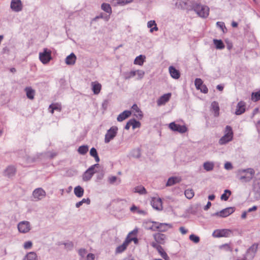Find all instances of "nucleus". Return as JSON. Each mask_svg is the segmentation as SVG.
<instances>
[{
	"label": "nucleus",
	"instance_id": "f03ea898",
	"mask_svg": "<svg viewBox=\"0 0 260 260\" xmlns=\"http://www.w3.org/2000/svg\"><path fill=\"white\" fill-rule=\"evenodd\" d=\"M192 9L201 18H206L209 16L210 9L207 6L196 3L193 5Z\"/></svg>",
	"mask_w": 260,
	"mask_h": 260
},
{
	"label": "nucleus",
	"instance_id": "58836bf2",
	"mask_svg": "<svg viewBox=\"0 0 260 260\" xmlns=\"http://www.w3.org/2000/svg\"><path fill=\"white\" fill-rule=\"evenodd\" d=\"M90 155L94 158L96 162H98L100 161V158L98 156L97 151L95 148L93 147L90 149Z\"/></svg>",
	"mask_w": 260,
	"mask_h": 260
},
{
	"label": "nucleus",
	"instance_id": "79ce46f5",
	"mask_svg": "<svg viewBox=\"0 0 260 260\" xmlns=\"http://www.w3.org/2000/svg\"><path fill=\"white\" fill-rule=\"evenodd\" d=\"M108 182L111 184H113L116 182H117V184H119L121 182V179L120 178H118L116 176H111L109 177Z\"/></svg>",
	"mask_w": 260,
	"mask_h": 260
},
{
	"label": "nucleus",
	"instance_id": "e2e57ef3",
	"mask_svg": "<svg viewBox=\"0 0 260 260\" xmlns=\"http://www.w3.org/2000/svg\"><path fill=\"white\" fill-rule=\"evenodd\" d=\"M95 258L94 254L92 253H89L86 256L87 260H94Z\"/></svg>",
	"mask_w": 260,
	"mask_h": 260
},
{
	"label": "nucleus",
	"instance_id": "6e6552de",
	"mask_svg": "<svg viewBox=\"0 0 260 260\" xmlns=\"http://www.w3.org/2000/svg\"><path fill=\"white\" fill-rule=\"evenodd\" d=\"M98 164L93 165L90 167L83 174L82 179L84 181H88L91 179L93 174L95 173L94 169L95 167H99Z\"/></svg>",
	"mask_w": 260,
	"mask_h": 260
},
{
	"label": "nucleus",
	"instance_id": "9b49d317",
	"mask_svg": "<svg viewBox=\"0 0 260 260\" xmlns=\"http://www.w3.org/2000/svg\"><path fill=\"white\" fill-rule=\"evenodd\" d=\"M46 193L42 188L35 189L32 192V196L36 201H39L46 197Z\"/></svg>",
	"mask_w": 260,
	"mask_h": 260
},
{
	"label": "nucleus",
	"instance_id": "c03bdc74",
	"mask_svg": "<svg viewBox=\"0 0 260 260\" xmlns=\"http://www.w3.org/2000/svg\"><path fill=\"white\" fill-rule=\"evenodd\" d=\"M231 194V191L230 190L225 189L224 193L221 196V199L223 201H227L230 195Z\"/></svg>",
	"mask_w": 260,
	"mask_h": 260
},
{
	"label": "nucleus",
	"instance_id": "a19ab883",
	"mask_svg": "<svg viewBox=\"0 0 260 260\" xmlns=\"http://www.w3.org/2000/svg\"><path fill=\"white\" fill-rule=\"evenodd\" d=\"M214 44L217 49H222L224 48V45L220 40H214Z\"/></svg>",
	"mask_w": 260,
	"mask_h": 260
},
{
	"label": "nucleus",
	"instance_id": "4c0bfd02",
	"mask_svg": "<svg viewBox=\"0 0 260 260\" xmlns=\"http://www.w3.org/2000/svg\"><path fill=\"white\" fill-rule=\"evenodd\" d=\"M145 58V57L144 56L140 55L137 56L135 58V59L134 60V63L135 64H138L140 66H142L144 63Z\"/></svg>",
	"mask_w": 260,
	"mask_h": 260
},
{
	"label": "nucleus",
	"instance_id": "c9c22d12",
	"mask_svg": "<svg viewBox=\"0 0 260 260\" xmlns=\"http://www.w3.org/2000/svg\"><path fill=\"white\" fill-rule=\"evenodd\" d=\"M101 9L109 15L112 13V8L109 4L103 3L101 5Z\"/></svg>",
	"mask_w": 260,
	"mask_h": 260
},
{
	"label": "nucleus",
	"instance_id": "864d4df0",
	"mask_svg": "<svg viewBox=\"0 0 260 260\" xmlns=\"http://www.w3.org/2000/svg\"><path fill=\"white\" fill-rule=\"evenodd\" d=\"M189 239L191 241L195 243H198L200 241V238L199 237L194 235L191 234L189 236Z\"/></svg>",
	"mask_w": 260,
	"mask_h": 260
},
{
	"label": "nucleus",
	"instance_id": "13d9d810",
	"mask_svg": "<svg viewBox=\"0 0 260 260\" xmlns=\"http://www.w3.org/2000/svg\"><path fill=\"white\" fill-rule=\"evenodd\" d=\"M32 243L31 241H27L24 243L23 247L25 249H29L32 247Z\"/></svg>",
	"mask_w": 260,
	"mask_h": 260
},
{
	"label": "nucleus",
	"instance_id": "4468645a",
	"mask_svg": "<svg viewBox=\"0 0 260 260\" xmlns=\"http://www.w3.org/2000/svg\"><path fill=\"white\" fill-rule=\"evenodd\" d=\"M10 7L13 11L18 12L22 9V4L21 0H12Z\"/></svg>",
	"mask_w": 260,
	"mask_h": 260
},
{
	"label": "nucleus",
	"instance_id": "6ab92c4d",
	"mask_svg": "<svg viewBox=\"0 0 260 260\" xmlns=\"http://www.w3.org/2000/svg\"><path fill=\"white\" fill-rule=\"evenodd\" d=\"M132 108L133 109L134 116H136L137 118L141 119L143 118V114L142 111L138 107L137 105L136 104H134Z\"/></svg>",
	"mask_w": 260,
	"mask_h": 260
},
{
	"label": "nucleus",
	"instance_id": "f8f14e48",
	"mask_svg": "<svg viewBox=\"0 0 260 260\" xmlns=\"http://www.w3.org/2000/svg\"><path fill=\"white\" fill-rule=\"evenodd\" d=\"M17 227L19 232L21 233H26L30 230V224L27 221H21L18 223Z\"/></svg>",
	"mask_w": 260,
	"mask_h": 260
},
{
	"label": "nucleus",
	"instance_id": "dca6fc26",
	"mask_svg": "<svg viewBox=\"0 0 260 260\" xmlns=\"http://www.w3.org/2000/svg\"><path fill=\"white\" fill-rule=\"evenodd\" d=\"M171 96V93H168L161 96L157 101V104L160 106L165 105L170 99Z\"/></svg>",
	"mask_w": 260,
	"mask_h": 260
},
{
	"label": "nucleus",
	"instance_id": "4be33fe9",
	"mask_svg": "<svg viewBox=\"0 0 260 260\" xmlns=\"http://www.w3.org/2000/svg\"><path fill=\"white\" fill-rule=\"evenodd\" d=\"M258 244L256 243L253 244L247 249L246 252L247 255L253 257L256 252Z\"/></svg>",
	"mask_w": 260,
	"mask_h": 260
},
{
	"label": "nucleus",
	"instance_id": "bb28decb",
	"mask_svg": "<svg viewBox=\"0 0 260 260\" xmlns=\"http://www.w3.org/2000/svg\"><path fill=\"white\" fill-rule=\"evenodd\" d=\"M24 90L26 92L27 98L30 100H33L34 99L35 93V90H34L31 87H26Z\"/></svg>",
	"mask_w": 260,
	"mask_h": 260
},
{
	"label": "nucleus",
	"instance_id": "774afa93",
	"mask_svg": "<svg viewBox=\"0 0 260 260\" xmlns=\"http://www.w3.org/2000/svg\"><path fill=\"white\" fill-rule=\"evenodd\" d=\"M256 209H257V207L255 206H254L252 207L249 208L248 210V212H250L251 211H255L256 210Z\"/></svg>",
	"mask_w": 260,
	"mask_h": 260
},
{
	"label": "nucleus",
	"instance_id": "c85d7f7f",
	"mask_svg": "<svg viewBox=\"0 0 260 260\" xmlns=\"http://www.w3.org/2000/svg\"><path fill=\"white\" fill-rule=\"evenodd\" d=\"M257 176H259V178L257 180V182L256 181L254 182L253 188L257 194V198H260V174H257Z\"/></svg>",
	"mask_w": 260,
	"mask_h": 260
},
{
	"label": "nucleus",
	"instance_id": "473e14b6",
	"mask_svg": "<svg viewBox=\"0 0 260 260\" xmlns=\"http://www.w3.org/2000/svg\"><path fill=\"white\" fill-rule=\"evenodd\" d=\"M74 193L76 197L81 198L84 193V189L80 186H77L74 188Z\"/></svg>",
	"mask_w": 260,
	"mask_h": 260
},
{
	"label": "nucleus",
	"instance_id": "052dcab7",
	"mask_svg": "<svg viewBox=\"0 0 260 260\" xmlns=\"http://www.w3.org/2000/svg\"><path fill=\"white\" fill-rule=\"evenodd\" d=\"M224 167L225 169L228 170H232L233 169V166L230 162H226Z\"/></svg>",
	"mask_w": 260,
	"mask_h": 260
},
{
	"label": "nucleus",
	"instance_id": "c756f323",
	"mask_svg": "<svg viewBox=\"0 0 260 260\" xmlns=\"http://www.w3.org/2000/svg\"><path fill=\"white\" fill-rule=\"evenodd\" d=\"M133 2V0H112L111 3L113 6L124 5Z\"/></svg>",
	"mask_w": 260,
	"mask_h": 260
},
{
	"label": "nucleus",
	"instance_id": "680f3d73",
	"mask_svg": "<svg viewBox=\"0 0 260 260\" xmlns=\"http://www.w3.org/2000/svg\"><path fill=\"white\" fill-rule=\"evenodd\" d=\"M151 245L153 247L156 248L157 250L158 249H161V246L158 245L156 242H152Z\"/></svg>",
	"mask_w": 260,
	"mask_h": 260
},
{
	"label": "nucleus",
	"instance_id": "ea45409f",
	"mask_svg": "<svg viewBox=\"0 0 260 260\" xmlns=\"http://www.w3.org/2000/svg\"><path fill=\"white\" fill-rule=\"evenodd\" d=\"M88 150V147L87 145H82L80 146L78 149V152L79 154L82 155L85 154Z\"/></svg>",
	"mask_w": 260,
	"mask_h": 260
},
{
	"label": "nucleus",
	"instance_id": "f704fd0d",
	"mask_svg": "<svg viewBox=\"0 0 260 260\" xmlns=\"http://www.w3.org/2000/svg\"><path fill=\"white\" fill-rule=\"evenodd\" d=\"M37 255L34 252H30L28 253L24 257L23 260H37Z\"/></svg>",
	"mask_w": 260,
	"mask_h": 260
},
{
	"label": "nucleus",
	"instance_id": "39448f33",
	"mask_svg": "<svg viewBox=\"0 0 260 260\" xmlns=\"http://www.w3.org/2000/svg\"><path fill=\"white\" fill-rule=\"evenodd\" d=\"M118 127L116 126H112L108 129L105 135L104 142L105 143H109L116 136L118 132Z\"/></svg>",
	"mask_w": 260,
	"mask_h": 260
},
{
	"label": "nucleus",
	"instance_id": "8fccbe9b",
	"mask_svg": "<svg viewBox=\"0 0 260 260\" xmlns=\"http://www.w3.org/2000/svg\"><path fill=\"white\" fill-rule=\"evenodd\" d=\"M158 252L160 254L161 256L165 260H169V257L168 256L167 253L161 247V249H157Z\"/></svg>",
	"mask_w": 260,
	"mask_h": 260
},
{
	"label": "nucleus",
	"instance_id": "0e129e2a",
	"mask_svg": "<svg viewBox=\"0 0 260 260\" xmlns=\"http://www.w3.org/2000/svg\"><path fill=\"white\" fill-rule=\"evenodd\" d=\"M180 232L183 234L184 235L187 233V230H186L184 227L181 226L179 228Z\"/></svg>",
	"mask_w": 260,
	"mask_h": 260
},
{
	"label": "nucleus",
	"instance_id": "7ed1b4c3",
	"mask_svg": "<svg viewBox=\"0 0 260 260\" xmlns=\"http://www.w3.org/2000/svg\"><path fill=\"white\" fill-rule=\"evenodd\" d=\"M233 132L230 125H226L224 130V135L219 139V144L224 145L231 141L233 138Z\"/></svg>",
	"mask_w": 260,
	"mask_h": 260
},
{
	"label": "nucleus",
	"instance_id": "a878e982",
	"mask_svg": "<svg viewBox=\"0 0 260 260\" xmlns=\"http://www.w3.org/2000/svg\"><path fill=\"white\" fill-rule=\"evenodd\" d=\"M129 243L126 239H125V241L123 242L122 244L118 246L116 249V253H121L123 252L127 248Z\"/></svg>",
	"mask_w": 260,
	"mask_h": 260
},
{
	"label": "nucleus",
	"instance_id": "a211bd4d",
	"mask_svg": "<svg viewBox=\"0 0 260 260\" xmlns=\"http://www.w3.org/2000/svg\"><path fill=\"white\" fill-rule=\"evenodd\" d=\"M155 242L158 244H164L166 240V236L161 233H156L153 235Z\"/></svg>",
	"mask_w": 260,
	"mask_h": 260
},
{
	"label": "nucleus",
	"instance_id": "69168bd1",
	"mask_svg": "<svg viewBox=\"0 0 260 260\" xmlns=\"http://www.w3.org/2000/svg\"><path fill=\"white\" fill-rule=\"evenodd\" d=\"M211 206V203L210 202H208L207 205L204 207L205 210H207Z\"/></svg>",
	"mask_w": 260,
	"mask_h": 260
},
{
	"label": "nucleus",
	"instance_id": "9d476101",
	"mask_svg": "<svg viewBox=\"0 0 260 260\" xmlns=\"http://www.w3.org/2000/svg\"><path fill=\"white\" fill-rule=\"evenodd\" d=\"M235 211L234 207H228L219 212H217L213 214V215L221 217H226L232 214Z\"/></svg>",
	"mask_w": 260,
	"mask_h": 260
},
{
	"label": "nucleus",
	"instance_id": "cd10ccee",
	"mask_svg": "<svg viewBox=\"0 0 260 260\" xmlns=\"http://www.w3.org/2000/svg\"><path fill=\"white\" fill-rule=\"evenodd\" d=\"M49 109H50V112L53 114L55 110L60 112L61 110V106L60 104L54 103L49 106Z\"/></svg>",
	"mask_w": 260,
	"mask_h": 260
},
{
	"label": "nucleus",
	"instance_id": "6e6d98bb",
	"mask_svg": "<svg viewBox=\"0 0 260 260\" xmlns=\"http://www.w3.org/2000/svg\"><path fill=\"white\" fill-rule=\"evenodd\" d=\"M200 91L203 93H207L208 92V89L206 85L203 84L201 87H200L199 89Z\"/></svg>",
	"mask_w": 260,
	"mask_h": 260
},
{
	"label": "nucleus",
	"instance_id": "ddd939ff",
	"mask_svg": "<svg viewBox=\"0 0 260 260\" xmlns=\"http://www.w3.org/2000/svg\"><path fill=\"white\" fill-rule=\"evenodd\" d=\"M151 205L154 209L160 211L162 209V201L159 198H152Z\"/></svg>",
	"mask_w": 260,
	"mask_h": 260
},
{
	"label": "nucleus",
	"instance_id": "423d86ee",
	"mask_svg": "<svg viewBox=\"0 0 260 260\" xmlns=\"http://www.w3.org/2000/svg\"><path fill=\"white\" fill-rule=\"evenodd\" d=\"M172 226L170 224L165 223H158L156 222H153L152 225L149 228V229L152 231L158 230L159 232H166L168 229L172 228Z\"/></svg>",
	"mask_w": 260,
	"mask_h": 260
},
{
	"label": "nucleus",
	"instance_id": "4d7b16f0",
	"mask_svg": "<svg viewBox=\"0 0 260 260\" xmlns=\"http://www.w3.org/2000/svg\"><path fill=\"white\" fill-rule=\"evenodd\" d=\"M136 71V75H137L138 76V79H141L142 78H143L145 74L144 72L142 70H137Z\"/></svg>",
	"mask_w": 260,
	"mask_h": 260
},
{
	"label": "nucleus",
	"instance_id": "3c124183",
	"mask_svg": "<svg viewBox=\"0 0 260 260\" xmlns=\"http://www.w3.org/2000/svg\"><path fill=\"white\" fill-rule=\"evenodd\" d=\"M136 75V71H132L128 73H126L125 74L124 78L125 79H129L132 77H134Z\"/></svg>",
	"mask_w": 260,
	"mask_h": 260
},
{
	"label": "nucleus",
	"instance_id": "f3484780",
	"mask_svg": "<svg viewBox=\"0 0 260 260\" xmlns=\"http://www.w3.org/2000/svg\"><path fill=\"white\" fill-rule=\"evenodd\" d=\"M246 104L243 101L239 102L236 107L235 114L237 115L244 113L245 111Z\"/></svg>",
	"mask_w": 260,
	"mask_h": 260
},
{
	"label": "nucleus",
	"instance_id": "49530a36",
	"mask_svg": "<svg viewBox=\"0 0 260 260\" xmlns=\"http://www.w3.org/2000/svg\"><path fill=\"white\" fill-rule=\"evenodd\" d=\"M134 189L135 192H138L140 194H143L146 193V190L145 188L142 186H137L134 188Z\"/></svg>",
	"mask_w": 260,
	"mask_h": 260
},
{
	"label": "nucleus",
	"instance_id": "603ef678",
	"mask_svg": "<svg viewBox=\"0 0 260 260\" xmlns=\"http://www.w3.org/2000/svg\"><path fill=\"white\" fill-rule=\"evenodd\" d=\"M194 84L197 89H199L200 87L203 84V82L201 79L196 78L194 81Z\"/></svg>",
	"mask_w": 260,
	"mask_h": 260
},
{
	"label": "nucleus",
	"instance_id": "412c9836",
	"mask_svg": "<svg viewBox=\"0 0 260 260\" xmlns=\"http://www.w3.org/2000/svg\"><path fill=\"white\" fill-rule=\"evenodd\" d=\"M92 90L94 94H98L102 89V85L98 81L92 82L91 83Z\"/></svg>",
	"mask_w": 260,
	"mask_h": 260
},
{
	"label": "nucleus",
	"instance_id": "5fc2aeb1",
	"mask_svg": "<svg viewBox=\"0 0 260 260\" xmlns=\"http://www.w3.org/2000/svg\"><path fill=\"white\" fill-rule=\"evenodd\" d=\"M216 25L217 27L220 28L223 32H224V29H226V27L224 22H216Z\"/></svg>",
	"mask_w": 260,
	"mask_h": 260
},
{
	"label": "nucleus",
	"instance_id": "7c9ffc66",
	"mask_svg": "<svg viewBox=\"0 0 260 260\" xmlns=\"http://www.w3.org/2000/svg\"><path fill=\"white\" fill-rule=\"evenodd\" d=\"M211 108L214 112V115L215 116H218L219 114V107L218 103L216 101L213 102L211 104Z\"/></svg>",
	"mask_w": 260,
	"mask_h": 260
},
{
	"label": "nucleus",
	"instance_id": "72a5a7b5",
	"mask_svg": "<svg viewBox=\"0 0 260 260\" xmlns=\"http://www.w3.org/2000/svg\"><path fill=\"white\" fill-rule=\"evenodd\" d=\"M147 26L148 28H150V32H152L153 31H157L158 27L156 26V24L154 20H150L147 23Z\"/></svg>",
	"mask_w": 260,
	"mask_h": 260
},
{
	"label": "nucleus",
	"instance_id": "f257e3e1",
	"mask_svg": "<svg viewBox=\"0 0 260 260\" xmlns=\"http://www.w3.org/2000/svg\"><path fill=\"white\" fill-rule=\"evenodd\" d=\"M255 174V171L252 168L240 170L238 172V179L242 182H250Z\"/></svg>",
	"mask_w": 260,
	"mask_h": 260
},
{
	"label": "nucleus",
	"instance_id": "de8ad7c7",
	"mask_svg": "<svg viewBox=\"0 0 260 260\" xmlns=\"http://www.w3.org/2000/svg\"><path fill=\"white\" fill-rule=\"evenodd\" d=\"M130 124H131L133 129H135L136 128L140 127L141 126V123L139 121H137L135 119H130Z\"/></svg>",
	"mask_w": 260,
	"mask_h": 260
},
{
	"label": "nucleus",
	"instance_id": "5701e85b",
	"mask_svg": "<svg viewBox=\"0 0 260 260\" xmlns=\"http://www.w3.org/2000/svg\"><path fill=\"white\" fill-rule=\"evenodd\" d=\"M132 114L131 111L125 110L123 112L121 113L117 117V120L118 121L121 122L125 120L131 116Z\"/></svg>",
	"mask_w": 260,
	"mask_h": 260
},
{
	"label": "nucleus",
	"instance_id": "1a4fd4ad",
	"mask_svg": "<svg viewBox=\"0 0 260 260\" xmlns=\"http://www.w3.org/2000/svg\"><path fill=\"white\" fill-rule=\"evenodd\" d=\"M169 128L173 131L178 132L181 134L185 133L187 131V127L183 125H181L176 124L175 122H172L169 124Z\"/></svg>",
	"mask_w": 260,
	"mask_h": 260
},
{
	"label": "nucleus",
	"instance_id": "37998d69",
	"mask_svg": "<svg viewBox=\"0 0 260 260\" xmlns=\"http://www.w3.org/2000/svg\"><path fill=\"white\" fill-rule=\"evenodd\" d=\"M184 194L185 197L188 199H192L194 195V191L192 189H186L185 190Z\"/></svg>",
	"mask_w": 260,
	"mask_h": 260
},
{
	"label": "nucleus",
	"instance_id": "20e7f679",
	"mask_svg": "<svg viewBox=\"0 0 260 260\" xmlns=\"http://www.w3.org/2000/svg\"><path fill=\"white\" fill-rule=\"evenodd\" d=\"M39 59L43 64H47L52 59L51 51L46 48L43 51L39 53Z\"/></svg>",
	"mask_w": 260,
	"mask_h": 260
},
{
	"label": "nucleus",
	"instance_id": "338daca9",
	"mask_svg": "<svg viewBox=\"0 0 260 260\" xmlns=\"http://www.w3.org/2000/svg\"><path fill=\"white\" fill-rule=\"evenodd\" d=\"M130 123H131V122H130V120H129L127 122L126 124V125H125V127H124V128H125V129L128 130V129H129L130 126H132V125H131V124H130Z\"/></svg>",
	"mask_w": 260,
	"mask_h": 260
},
{
	"label": "nucleus",
	"instance_id": "393cba45",
	"mask_svg": "<svg viewBox=\"0 0 260 260\" xmlns=\"http://www.w3.org/2000/svg\"><path fill=\"white\" fill-rule=\"evenodd\" d=\"M16 172V168L15 167L10 166L7 168L5 171V174L8 177L14 176Z\"/></svg>",
	"mask_w": 260,
	"mask_h": 260
},
{
	"label": "nucleus",
	"instance_id": "2f4dec72",
	"mask_svg": "<svg viewBox=\"0 0 260 260\" xmlns=\"http://www.w3.org/2000/svg\"><path fill=\"white\" fill-rule=\"evenodd\" d=\"M203 167L206 171H211L214 169V164L213 162L206 161L204 163Z\"/></svg>",
	"mask_w": 260,
	"mask_h": 260
},
{
	"label": "nucleus",
	"instance_id": "bf43d9fd",
	"mask_svg": "<svg viewBox=\"0 0 260 260\" xmlns=\"http://www.w3.org/2000/svg\"><path fill=\"white\" fill-rule=\"evenodd\" d=\"M87 253V251L85 249L81 248L78 250L79 254L82 257H84Z\"/></svg>",
	"mask_w": 260,
	"mask_h": 260
},
{
	"label": "nucleus",
	"instance_id": "0eeeda50",
	"mask_svg": "<svg viewBox=\"0 0 260 260\" xmlns=\"http://www.w3.org/2000/svg\"><path fill=\"white\" fill-rule=\"evenodd\" d=\"M233 234L232 230L230 229H217L212 233V236L215 238L229 237Z\"/></svg>",
	"mask_w": 260,
	"mask_h": 260
},
{
	"label": "nucleus",
	"instance_id": "aec40b11",
	"mask_svg": "<svg viewBox=\"0 0 260 260\" xmlns=\"http://www.w3.org/2000/svg\"><path fill=\"white\" fill-rule=\"evenodd\" d=\"M169 71L171 76L175 79H178L180 77V73L179 70L176 69L174 67L170 66L169 68Z\"/></svg>",
	"mask_w": 260,
	"mask_h": 260
},
{
	"label": "nucleus",
	"instance_id": "a18cd8bd",
	"mask_svg": "<svg viewBox=\"0 0 260 260\" xmlns=\"http://www.w3.org/2000/svg\"><path fill=\"white\" fill-rule=\"evenodd\" d=\"M251 100L254 102H257L260 100V90L252 93Z\"/></svg>",
	"mask_w": 260,
	"mask_h": 260
},
{
	"label": "nucleus",
	"instance_id": "09e8293b",
	"mask_svg": "<svg viewBox=\"0 0 260 260\" xmlns=\"http://www.w3.org/2000/svg\"><path fill=\"white\" fill-rule=\"evenodd\" d=\"M90 203V200L89 199H83L81 201L77 202L76 204V207L77 208H79L81 206L83 205L84 203H86L89 205Z\"/></svg>",
	"mask_w": 260,
	"mask_h": 260
},
{
	"label": "nucleus",
	"instance_id": "b1692460",
	"mask_svg": "<svg viewBox=\"0 0 260 260\" xmlns=\"http://www.w3.org/2000/svg\"><path fill=\"white\" fill-rule=\"evenodd\" d=\"M76 60V56L74 53H71L66 58V63L68 65H74Z\"/></svg>",
	"mask_w": 260,
	"mask_h": 260
},
{
	"label": "nucleus",
	"instance_id": "e433bc0d",
	"mask_svg": "<svg viewBox=\"0 0 260 260\" xmlns=\"http://www.w3.org/2000/svg\"><path fill=\"white\" fill-rule=\"evenodd\" d=\"M180 181V179L178 177H170L169 178L167 182V186H172L175 183L179 182Z\"/></svg>",
	"mask_w": 260,
	"mask_h": 260
},
{
	"label": "nucleus",
	"instance_id": "2eb2a0df",
	"mask_svg": "<svg viewBox=\"0 0 260 260\" xmlns=\"http://www.w3.org/2000/svg\"><path fill=\"white\" fill-rule=\"evenodd\" d=\"M138 233V230L134 229L131 232H130L126 237V239L129 244L132 241H134L135 244H137L138 243V239L136 237Z\"/></svg>",
	"mask_w": 260,
	"mask_h": 260
}]
</instances>
